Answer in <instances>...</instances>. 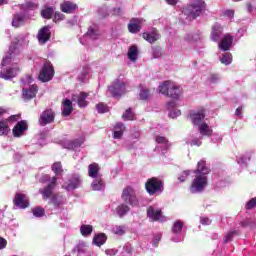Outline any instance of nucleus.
I'll return each instance as SVG.
<instances>
[{"label":"nucleus","mask_w":256,"mask_h":256,"mask_svg":"<svg viewBox=\"0 0 256 256\" xmlns=\"http://www.w3.org/2000/svg\"><path fill=\"white\" fill-rule=\"evenodd\" d=\"M122 201L127 205H131L132 207H137L139 205V200L137 199V194L135 193V189L131 186H126L121 195Z\"/></svg>","instance_id":"obj_6"},{"label":"nucleus","mask_w":256,"mask_h":256,"mask_svg":"<svg viewBox=\"0 0 256 256\" xmlns=\"http://www.w3.org/2000/svg\"><path fill=\"white\" fill-rule=\"evenodd\" d=\"M141 36L144 41H147L151 45H153V43H157V41H159V39H161V34H159V32L157 31V28H153L150 33L143 32L141 34Z\"/></svg>","instance_id":"obj_13"},{"label":"nucleus","mask_w":256,"mask_h":256,"mask_svg":"<svg viewBox=\"0 0 256 256\" xmlns=\"http://www.w3.org/2000/svg\"><path fill=\"white\" fill-rule=\"evenodd\" d=\"M189 173L187 172H183V176L179 177V181H181L183 183V181H185V179H187Z\"/></svg>","instance_id":"obj_63"},{"label":"nucleus","mask_w":256,"mask_h":256,"mask_svg":"<svg viewBox=\"0 0 256 256\" xmlns=\"http://www.w3.org/2000/svg\"><path fill=\"white\" fill-rule=\"evenodd\" d=\"M242 111H243V106H239V107L236 109V111H235V115H237V117H241Z\"/></svg>","instance_id":"obj_59"},{"label":"nucleus","mask_w":256,"mask_h":256,"mask_svg":"<svg viewBox=\"0 0 256 256\" xmlns=\"http://www.w3.org/2000/svg\"><path fill=\"white\" fill-rule=\"evenodd\" d=\"M29 129V124L25 120H21L17 122V124L12 129V135L13 137H23L25 134V131Z\"/></svg>","instance_id":"obj_10"},{"label":"nucleus","mask_w":256,"mask_h":256,"mask_svg":"<svg viewBox=\"0 0 256 256\" xmlns=\"http://www.w3.org/2000/svg\"><path fill=\"white\" fill-rule=\"evenodd\" d=\"M235 235H239L238 230H232L228 232L224 237V243H229V241H233V237H235Z\"/></svg>","instance_id":"obj_41"},{"label":"nucleus","mask_w":256,"mask_h":256,"mask_svg":"<svg viewBox=\"0 0 256 256\" xmlns=\"http://www.w3.org/2000/svg\"><path fill=\"white\" fill-rule=\"evenodd\" d=\"M7 247V240L3 237H0V250L5 249Z\"/></svg>","instance_id":"obj_57"},{"label":"nucleus","mask_w":256,"mask_h":256,"mask_svg":"<svg viewBox=\"0 0 256 256\" xmlns=\"http://www.w3.org/2000/svg\"><path fill=\"white\" fill-rule=\"evenodd\" d=\"M145 189L150 195H157V193H163L165 187L163 181L157 177L149 178L145 183Z\"/></svg>","instance_id":"obj_5"},{"label":"nucleus","mask_w":256,"mask_h":256,"mask_svg":"<svg viewBox=\"0 0 256 256\" xmlns=\"http://www.w3.org/2000/svg\"><path fill=\"white\" fill-rule=\"evenodd\" d=\"M13 204L16 205L18 209H27V207H29V198L23 193H16Z\"/></svg>","instance_id":"obj_11"},{"label":"nucleus","mask_w":256,"mask_h":256,"mask_svg":"<svg viewBox=\"0 0 256 256\" xmlns=\"http://www.w3.org/2000/svg\"><path fill=\"white\" fill-rule=\"evenodd\" d=\"M38 123L41 127H45V125H51V123H55V111H53V109L51 108L44 110L40 114Z\"/></svg>","instance_id":"obj_9"},{"label":"nucleus","mask_w":256,"mask_h":256,"mask_svg":"<svg viewBox=\"0 0 256 256\" xmlns=\"http://www.w3.org/2000/svg\"><path fill=\"white\" fill-rule=\"evenodd\" d=\"M122 13H123V10L121 8L113 9V15H121Z\"/></svg>","instance_id":"obj_61"},{"label":"nucleus","mask_w":256,"mask_h":256,"mask_svg":"<svg viewBox=\"0 0 256 256\" xmlns=\"http://www.w3.org/2000/svg\"><path fill=\"white\" fill-rule=\"evenodd\" d=\"M77 8V4L71 1H64L60 4V10L62 11V13L66 14L75 13V11H77Z\"/></svg>","instance_id":"obj_17"},{"label":"nucleus","mask_w":256,"mask_h":256,"mask_svg":"<svg viewBox=\"0 0 256 256\" xmlns=\"http://www.w3.org/2000/svg\"><path fill=\"white\" fill-rule=\"evenodd\" d=\"M129 211H130V208L129 206H127V204H120L118 206L117 214L119 215V217H125V215L129 213Z\"/></svg>","instance_id":"obj_37"},{"label":"nucleus","mask_w":256,"mask_h":256,"mask_svg":"<svg viewBox=\"0 0 256 256\" xmlns=\"http://www.w3.org/2000/svg\"><path fill=\"white\" fill-rule=\"evenodd\" d=\"M233 45V37L231 35H225L220 41L219 47L222 51H229Z\"/></svg>","instance_id":"obj_23"},{"label":"nucleus","mask_w":256,"mask_h":256,"mask_svg":"<svg viewBox=\"0 0 256 256\" xmlns=\"http://www.w3.org/2000/svg\"><path fill=\"white\" fill-rule=\"evenodd\" d=\"M96 109L98 113H107V111H109V107H107V105H105L104 103H99L96 106Z\"/></svg>","instance_id":"obj_48"},{"label":"nucleus","mask_w":256,"mask_h":256,"mask_svg":"<svg viewBox=\"0 0 256 256\" xmlns=\"http://www.w3.org/2000/svg\"><path fill=\"white\" fill-rule=\"evenodd\" d=\"M141 18H132L128 23V31L129 33H139L141 31Z\"/></svg>","instance_id":"obj_18"},{"label":"nucleus","mask_w":256,"mask_h":256,"mask_svg":"<svg viewBox=\"0 0 256 256\" xmlns=\"http://www.w3.org/2000/svg\"><path fill=\"white\" fill-rule=\"evenodd\" d=\"M86 35L88 37H90V39H94L95 40V39H99V36L101 34L99 33V28H97V27L93 28V27L90 26L88 28V31H87Z\"/></svg>","instance_id":"obj_35"},{"label":"nucleus","mask_w":256,"mask_h":256,"mask_svg":"<svg viewBox=\"0 0 256 256\" xmlns=\"http://www.w3.org/2000/svg\"><path fill=\"white\" fill-rule=\"evenodd\" d=\"M122 118H124L126 121H133L135 119V114L133 113L131 108H128L122 115Z\"/></svg>","instance_id":"obj_42"},{"label":"nucleus","mask_w":256,"mask_h":256,"mask_svg":"<svg viewBox=\"0 0 256 256\" xmlns=\"http://www.w3.org/2000/svg\"><path fill=\"white\" fill-rule=\"evenodd\" d=\"M113 137L114 139H121L123 137V130L114 131Z\"/></svg>","instance_id":"obj_54"},{"label":"nucleus","mask_w":256,"mask_h":256,"mask_svg":"<svg viewBox=\"0 0 256 256\" xmlns=\"http://www.w3.org/2000/svg\"><path fill=\"white\" fill-rule=\"evenodd\" d=\"M81 184V180L77 177H74L69 180L68 185L66 186L67 191H73V189H77Z\"/></svg>","instance_id":"obj_32"},{"label":"nucleus","mask_w":256,"mask_h":256,"mask_svg":"<svg viewBox=\"0 0 256 256\" xmlns=\"http://www.w3.org/2000/svg\"><path fill=\"white\" fill-rule=\"evenodd\" d=\"M256 207V197L251 198L245 205V209H247V211H251L252 209H255Z\"/></svg>","instance_id":"obj_46"},{"label":"nucleus","mask_w":256,"mask_h":256,"mask_svg":"<svg viewBox=\"0 0 256 256\" xmlns=\"http://www.w3.org/2000/svg\"><path fill=\"white\" fill-rule=\"evenodd\" d=\"M37 86L32 85L29 89L23 90L24 99H33L37 95Z\"/></svg>","instance_id":"obj_27"},{"label":"nucleus","mask_w":256,"mask_h":256,"mask_svg":"<svg viewBox=\"0 0 256 256\" xmlns=\"http://www.w3.org/2000/svg\"><path fill=\"white\" fill-rule=\"evenodd\" d=\"M9 131L11 129L9 128V124L7 123V120H1L0 121V137H3V135H9Z\"/></svg>","instance_id":"obj_33"},{"label":"nucleus","mask_w":256,"mask_h":256,"mask_svg":"<svg viewBox=\"0 0 256 256\" xmlns=\"http://www.w3.org/2000/svg\"><path fill=\"white\" fill-rule=\"evenodd\" d=\"M220 61L223 65H231L233 61V55L231 53H225L221 58Z\"/></svg>","instance_id":"obj_38"},{"label":"nucleus","mask_w":256,"mask_h":256,"mask_svg":"<svg viewBox=\"0 0 256 256\" xmlns=\"http://www.w3.org/2000/svg\"><path fill=\"white\" fill-rule=\"evenodd\" d=\"M168 5H177L179 0H165Z\"/></svg>","instance_id":"obj_64"},{"label":"nucleus","mask_w":256,"mask_h":256,"mask_svg":"<svg viewBox=\"0 0 256 256\" xmlns=\"http://www.w3.org/2000/svg\"><path fill=\"white\" fill-rule=\"evenodd\" d=\"M54 11L53 7H46L41 10V16L43 19H52Z\"/></svg>","instance_id":"obj_36"},{"label":"nucleus","mask_w":256,"mask_h":256,"mask_svg":"<svg viewBox=\"0 0 256 256\" xmlns=\"http://www.w3.org/2000/svg\"><path fill=\"white\" fill-rule=\"evenodd\" d=\"M20 118V115H11L7 119H4V121H7V124L9 125V123H17V121H19Z\"/></svg>","instance_id":"obj_49"},{"label":"nucleus","mask_w":256,"mask_h":256,"mask_svg":"<svg viewBox=\"0 0 256 256\" xmlns=\"http://www.w3.org/2000/svg\"><path fill=\"white\" fill-rule=\"evenodd\" d=\"M21 69L19 67L15 68H9L5 71L0 72V78L5 79L6 81H9V79H13L14 77H17Z\"/></svg>","instance_id":"obj_16"},{"label":"nucleus","mask_w":256,"mask_h":256,"mask_svg":"<svg viewBox=\"0 0 256 256\" xmlns=\"http://www.w3.org/2000/svg\"><path fill=\"white\" fill-rule=\"evenodd\" d=\"M114 129H118L119 131H123V129H125V126L123 125V123H117L114 127Z\"/></svg>","instance_id":"obj_60"},{"label":"nucleus","mask_w":256,"mask_h":256,"mask_svg":"<svg viewBox=\"0 0 256 256\" xmlns=\"http://www.w3.org/2000/svg\"><path fill=\"white\" fill-rule=\"evenodd\" d=\"M161 215H162L161 209H155L153 206H150L147 209V217H149V219H151V221L153 222L159 221V219H161Z\"/></svg>","instance_id":"obj_21"},{"label":"nucleus","mask_w":256,"mask_h":256,"mask_svg":"<svg viewBox=\"0 0 256 256\" xmlns=\"http://www.w3.org/2000/svg\"><path fill=\"white\" fill-rule=\"evenodd\" d=\"M152 56L154 57V59H159V57L162 56L161 48L160 47L154 48L152 52Z\"/></svg>","instance_id":"obj_52"},{"label":"nucleus","mask_w":256,"mask_h":256,"mask_svg":"<svg viewBox=\"0 0 256 256\" xmlns=\"http://www.w3.org/2000/svg\"><path fill=\"white\" fill-rule=\"evenodd\" d=\"M183 230V222L181 221H176L172 227V233H181Z\"/></svg>","instance_id":"obj_44"},{"label":"nucleus","mask_w":256,"mask_h":256,"mask_svg":"<svg viewBox=\"0 0 256 256\" xmlns=\"http://www.w3.org/2000/svg\"><path fill=\"white\" fill-rule=\"evenodd\" d=\"M25 23V16L21 14L14 15L12 19V27H22V25Z\"/></svg>","instance_id":"obj_30"},{"label":"nucleus","mask_w":256,"mask_h":256,"mask_svg":"<svg viewBox=\"0 0 256 256\" xmlns=\"http://www.w3.org/2000/svg\"><path fill=\"white\" fill-rule=\"evenodd\" d=\"M221 33H223V27H221L219 24L213 25L210 39L214 41V43H219V39H221Z\"/></svg>","instance_id":"obj_19"},{"label":"nucleus","mask_w":256,"mask_h":256,"mask_svg":"<svg viewBox=\"0 0 256 256\" xmlns=\"http://www.w3.org/2000/svg\"><path fill=\"white\" fill-rule=\"evenodd\" d=\"M55 77V67H53V64L51 61H46L39 73L38 79L42 83H49V81H52Z\"/></svg>","instance_id":"obj_4"},{"label":"nucleus","mask_w":256,"mask_h":256,"mask_svg":"<svg viewBox=\"0 0 256 256\" xmlns=\"http://www.w3.org/2000/svg\"><path fill=\"white\" fill-rule=\"evenodd\" d=\"M53 173H55V175H61L63 173V165L61 164V162H55L52 167H51Z\"/></svg>","instance_id":"obj_39"},{"label":"nucleus","mask_w":256,"mask_h":256,"mask_svg":"<svg viewBox=\"0 0 256 256\" xmlns=\"http://www.w3.org/2000/svg\"><path fill=\"white\" fill-rule=\"evenodd\" d=\"M175 105L174 101H170L167 103V109H175Z\"/></svg>","instance_id":"obj_62"},{"label":"nucleus","mask_w":256,"mask_h":256,"mask_svg":"<svg viewBox=\"0 0 256 256\" xmlns=\"http://www.w3.org/2000/svg\"><path fill=\"white\" fill-rule=\"evenodd\" d=\"M80 233H81L82 237H89V235H91L93 233V226L83 224L80 227Z\"/></svg>","instance_id":"obj_34"},{"label":"nucleus","mask_w":256,"mask_h":256,"mask_svg":"<svg viewBox=\"0 0 256 256\" xmlns=\"http://www.w3.org/2000/svg\"><path fill=\"white\" fill-rule=\"evenodd\" d=\"M34 217H45V209L43 207H36L32 209Z\"/></svg>","instance_id":"obj_43"},{"label":"nucleus","mask_w":256,"mask_h":256,"mask_svg":"<svg viewBox=\"0 0 256 256\" xmlns=\"http://www.w3.org/2000/svg\"><path fill=\"white\" fill-rule=\"evenodd\" d=\"M112 232L114 233V235H125L126 228L125 226L116 225L112 228Z\"/></svg>","instance_id":"obj_40"},{"label":"nucleus","mask_w":256,"mask_h":256,"mask_svg":"<svg viewBox=\"0 0 256 256\" xmlns=\"http://www.w3.org/2000/svg\"><path fill=\"white\" fill-rule=\"evenodd\" d=\"M87 97H89V93L80 92L79 94L73 95L72 99L73 101H76L78 107L83 108L89 105V102H87Z\"/></svg>","instance_id":"obj_15"},{"label":"nucleus","mask_w":256,"mask_h":256,"mask_svg":"<svg viewBox=\"0 0 256 256\" xmlns=\"http://www.w3.org/2000/svg\"><path fill=\"white\" fill-rule=\"evenodd\" d=\"M159 91L162 95L166 97H171L172 99H178L181 97V88L171 81H165L159 86Z\"/></svg>","instance_id":"obj_2"},{"label":"nucleus","mask_w":256,"mask_h":256,"mask_svg":"<svg viewBox=\"0 0 256 256\" xmlns=\"http://www.w3.org/2000/svg\"><path fill=\"white\" fill-rule=\"evenodd\" d=\"M15 55H19V44L12 43L9 48L8 55H6V57L2 60V65H5L9 59H13Z\"/></svg>","instance_id":"obj_22"},{"label":"nucleus","mask_w":256,"mask_h":256,"mask_svg":"<svg viewBox=\"0 0 256 256\" xmlns=\"http://www.w3.org/2000/svg\"><path fill=\"white\" fill-rule=\"evenodd\" d=\"M224 17H228V19H233L235 17V10L228 9L224 12Z\"/></svg>","instance_id":"obj_53"},{"label":"nucleus","mask_w":256,"mask_h":256,"mask_svg":"<svg viewBox=\"0 0 256 256\" xmlns=\"http://www.w3.org/2000/svg\"><path fill=\"white\" fill-rule=\"evenodd\" d=\"M155 141L156 143L164 144V145H166V143H169V140L165 136H156Z\"/></svg>","instance_id":"obj_50"},{"label":"nucleus","mask_w":256,"mask_h":256,"mask_svg":"<svg viewBox=\"0 0 256 256\" xmlns=\"http://www.w3.org/2000/svg\"><path fill=\"white\" fill-rule=\"evenodd\" d=\"M137 55H139V50L136 45H132L128 49V59L132 62L137 61Z\"/></svg>","instance_id":"obj_29"},{"label":"nucleus","mask_w":256,"mask_h":256,"mask_svg":"<svg viewBox=\"0 0 256 256\" xmlns=\"http://www.w3.org/2000/svg\"><path fill=\"white\" fill-rule=\"evenodd\" d=\"M205 9V2L203 0H196L192 4L183 8L182 13L195 19L196 17H200L201 13Z\"/></svg>","instance_id":"obj_3"},{"label":"nucleus","mask_w":256,"mask_h":256,"mask_svg":"<svg viewBox=\"0 0 256 256\" xmlns=\"http://www.w3.org/2000/svg\"><path fill=\"white\" fill-rule=\"evenodd\" d=\"M207 187V176L205 175H196L192 181L190 191L191 193H201Z\"/></svg>","instance_id":"obj_8"},{"label":"nucleus","mask_w":256,"mask_h":256,"mask_svg":"<svg viewBox=\"0 0 256 256\" xmlns=\"http://www.w3.org/2000/svg\"><path fill=\"white\" fill-rule=\"evenodd\" d=\"M70 147L72 149H76V147H81V142L79 140H74L70 142Z\"/></svg>","instance_id":"obj_56"},{"label":"nucleus","mask_w":256,"mask_h":256,"mask_svg":"<svg viewBox=\"0 0 256 256\" xmlns=\"http://www.w3.org/2000/svg\"><path fill=\"white\" fill-rule=\"evenodd\" d=\"M139 97H140L141 101H147V99H149V97H151V93L149 92V89H142L140 91Z\"/></svg>","instance_id":"obj_45"},{"label":"nucleus","mask_w":256,"mask_h":256,"mask_svg":"<svg viewBox=\"0 0 256 256\" xmlns=\"http://www.w3.org/2000/svg\"><path fill=\"white\" fill-rule=\"evenodd\" d=\"M195 175H204V177H207L209 173H211V170L207 168V163L204 160H201L197 164V169L194 171Z\"/></svg>","instance_id":"obj_20"},{"label":"nucleus","mask_w":256,"mask_h":256,"mask_svg":"<svg viewBox=\"0 0 256 256\" xmlns=\"http://www.w3.org/2000/svg\"><path fill=\"white\" fill-rule=\"evenodd\" d=\"M105 187V182L101 178H95L91 184L93 191H101Z\"/></svg>","instance_id":"obj_31"},{"label":"nucleus","mask_w":256,"mask_h":256,"mask_svg":"<svg viewBox=\"0 0 256 256\" xmlns=\"http://www.w3.org/2000/svg\"><path fill=\"white\" fill-rule=\"evenodd\" d=\"M198 131L203 137H211V135H213V129H211L209 124L205 122L198 126Z\"/></svg>","instance_id":"obj_25"},{"label":"nucleus","mask_w":256,"mask_h":256,"mask_svg":"<svg viewBox=\"0 0 256 256\" xmlns=\"http://www.w3.org/2000/svg\"><path fill=\"white\" fill-rule=\"evenodd\" d=\"M73 113V102L69 99L63 100L62 115L63 117H69Z\"/></svg>","instance_id":"obj_24"},{"label":"nucleus","mask_w":256,"mask_h":256,"mask_svg":"<svg viewBox=\"0 0 256 256\" xmlns=\"http://www.w3.org/2000/svg\"><path fill=\"white\" fill-rule=\"evenodd\" d=\"M56 187L57 177L54 176L46 187L39 190V193L40 195H42V199H44V201L50 199V203L54 205V207H61V205H63V196L59 195V193L54 192Z\"/></svg>","instance_id":"obj_1"},{"label":"nucleus","mask_w":256,"mask_h":256,"mask_svg":"<svg viewBox=\"0 0 256 256\" xmlns=\"http://www.w3.org/2000/svg\"><path fill=\"white\" fill-rule=\"evenodd\" d=\"M92 242L96 245V247H101L107 242V235H105L104 233H99L94 236Z\"/></svg>","instance_id":"obj_28"},{"label":"nucleus","mask_w":256,"mask_h":256,"mask_svg":"<svg viewBox=\"0 0 256 256\" xmlns=\"http://www.w3.org/2000/svg\"><path fill=\"white\" fill-rule=\"evenodd\" d=\"M37 39L40 45H45L51 39V29L49 26H43L37 34Z\"/></svg>","instance_id":"obj_12"},{"label":"nucleus","mask_w":256,"mask_h":256,"mask_svg":"<svg viewBox=\"0 0 256 256\" xmlns=\"http://www.w3.org/2000/svg\"><path fill=\"white\" fill-rule=\"evenodd\" d=\"M22 7L24 9H31V10H33V9H37V4H35V2H26V3H24L22 5Z\"/></svg>","instance_id":"obj_51"},{"label":"nucleus","mask_w":256,"mask_h":256,"mask_svg":"<svg viewBox=\"0 0 256 256\" xmlns=\"http://www.w3.org/2000/svg\"><path fill=\"white\" fill-rule=\"evenodd\" d=\"M109 93L112 97L119 98L127 93V82H123L119 79L114 80V82L108 87Z\"/></svg>","instance_id":"obj_7"},{"label":"nucleus","mask_w":256,"mask_h":256,"mask_svg":"<svg viewBox=\"0 0 256 256\" xmlns=\"http://www.w3.org/2000/svg\"><path fill=\"white\" fill-rule=\"evenodd\" d=\"M205 109L198 110L197 112H193L190 114V119L193 125H197L198 127L203 123L205 119Z\"/></svg>","instance_id":"obj_14"},{"label":"nucleus","mask_w":256,"mask_h":256,"mask_svg":"<svg viewBox=\"0 0 256 256\" xmlns=\"http://www.w3.org/2000/svg\"><path fill=\"white\" fill-rule=\"evenodd\" d=\"M64 20H65V14H63L59 11H56L54 13V17H53L54 23H59V21H64Z\"/></svg>","instance_id":"obj_47"},{"label":"nucleus","mask_w":256,"mask_h":256,"mask_svg":"<svg viewBox=\"0 0 256 256\" xmlns=\"http://www.w3.org/2000/svg\"><path fill=\"white\" fill-rule=\"evenodd\" d=\"M99 171H101V167H99V165L96 162L88 166V175L92 179H97L99 177Z\"/></svg>","instance_id":"obj_26"},{"label":"nucleus","mask_w":256,"mask_h":256,"mask_svg":"<svg viewBox=\"0 0 256 256\" xmlns=\"http://www.w3.org/2000/svg\"><path fill=\"white\" fill-rule=\"evenodd\" d=\"M200 223L202 225H211V219L209 217L200 218Z\"/></svg>","instance_id":"obj_55"},{"label":"nucleus","mask_w":256,"mask_h":256,"mask_svg":"<svg viewBox=\"0 0 256 256\" xmlns=\"http://www.w3.org/2000/svg\"><path fill=\"white\" fill-rule=\"evenodd\" d=\"M202 142L199 139H194L191 141L190 145L193 147L195 145L196 147H201Z\"/></svg>","instance_id":"obj_58"}]
</instances>
